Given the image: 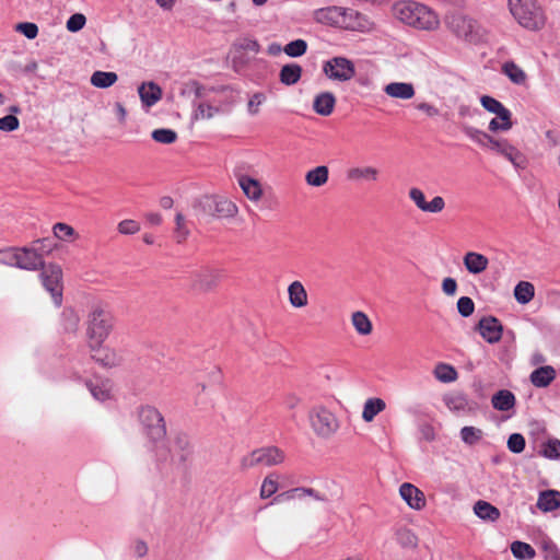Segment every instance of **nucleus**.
Listing matches in <instances>:
<instances>
[{
    "instance_id": "c756f323",
    "label": "nucleus",
    "mask_w": 560,
    "mask_h": 560,
    "mask_svg": "<svg viewBox=\"0 0 560 560\" xmlns=\"http://www.w3.org/2000/svg\"><path fill=\"white\" fill-rule=\"evenodd\" d=\"M303 69L298 63L284 65L279 72V80L284 85H294L302 77Z\"/></svg>"
},
{
    "instance_id": "423d86ee",
    "label": "nucleus",
    "mask_w": 560,
    "mask_h": 560,
    "mask_svg": "<svg viewBox=\"0 0 560 560\" xmlns=\"http://www.w3.org/2000/svg\"><path fill=\"white\" fill-rule=\"evenodd\" d=\"M195 209L203 215L217 218H233L237 213V207L234 202L215 196L201 197L195 205Z\"/></svg>"
},
{
    "instance_id": "79ce46f5",
    "label": "nucleus",
    "mask_w": 560,
    "mask_h": 560,
    "mask_svg": "<svg viewBox=\"0 0 560 560\" xmlns=\"http://www.w3.org/2000/svg\"><path fill=\"white\" fill-rule=\"evenodd\" d=\"M351 320L358 334L363 336L371 334L372 323L365 313L361 311L354 312Z\"/></svg>"
},
{
    "instance_id": "473e14b6",
    "label": "nucleus",
    "mask_w": 560,
    "mask_h": 560,
    "mask_svg": "<svg viewBox=\"0 0 560 560\" xmlns=\"http://www.w3.org/2000/svg\"><path fill=\"white\" fill-rule=\"evenodd\" d=\"M80 318L71 307H66L60 314V326L65 332L74 334L79 328Z\"/></svg>"
},
{
    "instance_id": "aec40b11",
    "label": "nucleus",
    "mask_w": 560,
    "mask_h": 560,
    "mask_svg": "<svg viewBox=\"0 0 560 560\" xmlns=\"http://www.w3.org/2000/svg\"><path fill=\"white\" fill-rule=\"evenodd\" d=\"M463 262L469 273L479 275L488 268L489 259L480 253L468 252L465 254Z\"/></svg>"
},
{
    "instance_id": "8fccbe9b",
    "label": "nucleus",
    "mask_w": 560,
    "mask_h": 560,
    "mask_svg": "<svg viewBox=\"0 0 560 560\" xmlns=\"http://www.w3.org/2000/svg\"><path fill=\"white\" fill-rule=\"evenodd\" d=\"M196 106L194 118L195 119H210L215 114L220 113V108L217 106H212L210 104L200 102L198 104H194Z\"/></svg>"
},
{
    "instance_id": "f704fd0d",
    "label": "nucleus",
    "mask_w": 560,
    "mask_h": 560,
    "mask_svg": "<svg viewBox=\"0 0 560 560\" xmlns=\"http://www.w3.org/2000/svg\"><path fill=\"white\" fill-rule=\"evenodd\" d=\"M385 408L386 404L382 398H369L363 406L362 418L365 422H371Z\"/></svg>"
},
{
    "instance_id": "3c124183",
    "label": "nucleus",
    "mask_w": 560,
    "mask_h": 560,
    "mask_svg": "<svg viewBox=\"0 0 560 560\" xmlns=\"http://www.w3.org/2000/svg\"><path fill=\"white\" fill-rule=\"evenodd\" d=\"M397 542L404 548H413L418 544L417 536L408 528H400L396 532Z\"/></svg>"
},
{
    "instance_id": "864d4df0",
    "label": "nucleus",
    "mask_w": 560,
    "mask_h": 560,
    "mask_svg": "<svg viewBox=\"0 0 560 560\" xmlns=\"http://www.w3.org/2000/svg\"><path fill=\"white\" fill-rule=\"evenodd\" d=\"M194 94L196 98H202L207 95V88L196 80H191L185 84L182 95Z\"/></svg>"
},
{
    "instance_id": "58836bf2",
    "label": "nucleus",
    "mask_w": 560,
    "mask_h": 560,
    "mask_svg": "<svg viewBox=\"0 0 560 560\" xmlns=\"http://www.w3.org/2000/svg\"><path fill=\"white\" fill-rule=\"evenodd\" d=\"M443 401L446 407L453 411H465L469 406L468 398L463 393L446 395L444 396Z\"/></svg>"
},
{
    "instance_id": "a18cd8bd",
    "label": "nucleus",
    "mask_w": 560,
    "mask_h": 560,
    "mask_svg": "<svg viewBox=\"0 0 560 560\" xmlns=\"http://www.w3.org/2000/svg\"><path fill=\"white\" fill-rule=\"evenodd\" d=\"M306 40L299 38L288 43L283 47V52L291 58H299L307 51Z\"/></svg>"
},
{
    "instance_id": "9d476101",
    "label": "nucleus",
    "mask_w": 560,
    "mask_h": 560,
    "mask_svg": "<svg viewBox=\"0 0 560 560\" xmlns=\"http://www.w3.org/2000/svg\"><path fill=\"white\" fill-rule=\"evenodd\" d=\"M39 275L44 288L51 294L57 306L62 302V270L56 264H49L40 267Z\"/></svg>"
},
{
    "instance_id": "b1692460",
    "label": "nucleus",
    "mask_w": 560,
    "mask_h": 560,
    "mask_svg": "<svg viewBox=\"0 0 560 560\" xmlns=\"http://www.w3.org/2000/svg\"><path fill=\"white\" fill-rule=\"evenodd\" d=\"M536 505L542 512H552L559 509L560 491L552 489L541 491Z\"/></svg>"
},
{
    "instance_id": "052dcab7",
    "label": "nucleus",
    "mask_w": 560,
    "mask_h": 560,
    "mask_svg": "<svg viewBox=\"0 0 560 560\" xmlns=\"http://www.w3.org/2000/svg\"><path fill=\"white\" fill-rule=\"evenodd\" d=\"M55 236L61 241H66L74 235V229L67 223L58 222L52 226Z\"/></svg>"
},
{
    "instance_id": "0e129e2a",
    "label": "nucleus",
    "mask_w": 560,
    "mask_h": 560,
    "mask_svg": "<svg viewBox=\"0 0 560 560\" xmlns=\"http://www.w3.org/2000/svg\"><path fill=\"white\" fill-rule=\"evenodd\" d=\"M20 120L15 115H7L0 118V130L11 132L19 128Z\"/></svg>"
},
{
    "instance_id": "a878e982",
    "label": "nucleus",
    "mask_w": 560,
    "mask_h": 560,
    "mask_svg": "<svg viewBox=\"0 0 560 560\" xmlns=\"http://www.w3.org/2000/svg\"><path fill=\"white\" fill-rule=\"evenodd\" d=\"M385 93L394 98L410 100L415 95V88L407 82H392L384 89Z\"/></svg>"
},
{
    "instance_id": "f03ea898",
    "label": "nucleus",
    "mask_w": 560,
    "mask_h": 560,
    "mask_svg": "<svg viewBox=\"0 0 560 560\" xmlns=\"http://www.w3.org/2000/svg\"><path fill=\"white\" fill-rule=\"evenodd\" d=\"M139 421L144 434L155 444L154 453L158 463H164L170 457V450L159 445L166 436V424L162 413L153 406H141L138 411Z\"/></svg>"
},
{
    "instance_id": "5701e85b",
    "label": "nucleus",
    "mask_w": 560,
    "mask_h": 560,
    "mask_svg": "<svg viewBox=\"0 0 560 560\" xmlns=\"http://www.w3.org/2000/svg\"><path fill=\"white\" fill-rule=\"evenodd\" d=\"M462 130L470 140H472L480 147L489 148L492 151L494 149V143H497L499 140L488 135L487 132L471 126H463Z\"/></svg>"
},
{
    "instance_id": "0eeeda50",
    "label": "nucleus",
    "mask_w": 560,
    "mask_h": 560,
    "mask_svg": "<svg viewBox=\"0 0 560 560\" xmlns=\"http://www.w3.org/2000/svg\"><path fill=\"white\" fill-rule=\"evenodd\" d=\"M480 103L486 110L497 115L489 122L490 131H508L512 128V113L501 102L492 96L483 95L480 98Z\"/></svg>"
},
{
    "instance_id": "bf43d9fd",
    "label": "nucleus",
    "mask_w": 560,
    "mask_h": 560,
    "mask_svg": "<svg viewBox=\"0 0 560 560\" xmlns=\"http://www.w3.org/2000/svg\"><path fill=\"white\" fill-rule=\"evenodd\" d=\"M86 23V18L82 13L72 14L67 21V30L75 33L81 31Z\"/></svg>"
},
{
    "instance_id": "4468645a",
    "label": "nucleus",
    "mask_w": 560,
    "mask_h": 560,
    "mask_svg": "<svg viewBox=\"0 0 560 560\" xmlns=\"http://www.w3.org/2000/svg\"><path fill=\"white\" fill-rule=\"evenodd\" d=\"M477 330L487 342L497 343L502 338L503 326L497 317L486 316L479 320Z\"/></svg>"
},
{
    "instance_id": "de8ad7c7",
    "label": "nucleus",
    "mask_w": 560,
    "mask_h": 560,
    "mask_svg": "<svg viewBox=\"0 0 560 560\" xmlns=\"http://www.w3.org/2000/svg\"><path fill=\"white\" fill-rule=\"evenodd\" d=\"M278 488H279L278 476L275 474L267 476L264 479L261 488H260V498L268 499V498L272 497L278 491Z\"/></svg>"
},
{
    "instance_id": "c9c22d12",
    "label": "nucleus",
    "mask_w": 560,
    "mask_h": 560,
    "mask_svg": "<svg viewBox=\"0 0 560 560\" xmlns=\"http://www.w3.org/2000/svg\"><path fill=\"white\" fill-rule=\"evenodd\" d=\"M118 80L116 72L97 70L91 75V84L98 89H107Z\"/></svg>"
},
{
    "instance_id": "cd10ccee",
    "label": "nucleus",
    "mask_w": 560,
    "mask_h": 560,
    "mask_svg": "<svg viewBox=\"0 0 560 560\" xmlns=\"http://www.w3.org/2000/svg\"><path fill=\"white\" fill-rule=\"evenodd\" d=\"M492 407L499 411H509L516 404L515 395L509 389L498 390L491 398Z\"/></svg>"
},
{
    "instance_id": "774afa93",
    "label": "nucleus",
    "mask_w": 560,
    "mask_h": 560,
    "mask_svg": "<svg viewBox=\"0 0 560 560\" xmlns=\"http://www.w3.org/2000/svg\"><path fill=\"white\" fill-rule=\"evenodd\" d=\"M420 440L433 442L435 440V430L432 424L424 422L419 425Z\"/></svg>"
},
{
    "instance_id": "4d7b16f0",
    "label": "nucleus",
    "mask_w": 560,
    "mask_h": 560,
    "mask_svg": "<svg viewBox=\"0 0 560 560\" xmlns=\"http://www.w3.org/2000/svg\"><path fill=\"white\" fill-rule=\"evenodd\" d=\"M525 445V438L521 433H512L508 439V448L514 454L522 453Z\"/></svg>"
},
{
    "instance_id": "4be33fe9",
    "label": "nucleus",
    "mask_w": 560,
    "mask_h": 560,
    "mask_svg": "<svg viewBox=\"0 0 560 560\" xmlns=\"http://www.w3.org/2000/svg\"><path fill=\"white\" fill-rule=\"evenodd\" d=\"M192 454V446L187 434L178 433L174 439V456L179 464H185Z\"/></svg>"
},
{
    "instance_id": "2eb2a0df",
    "label": "nucleus",
    "mask_w": 560,
    "mask_h": 560,
    "mask_svg": "<svg viewBox=\"0 0 560 560\" xmlns=\"http://www.w3.org/2000/svg\"><path fill=\"white\" fill-rule=\"evenodd\" d=\"M409 198L423 212L439 213L445 208V201L441 196H435L428 202L423 191L416 187L409 190Z\"/></svg>"
},
{
    "instance_id": "37998d69",
    "label": "nucleus",
    "mask_w": 560,
    "mask_h": 560,
    "mask_svg": "<svg viewBox=\"0 0 560 560\" xmlns=\"http://www.w3.org/2000/svg\"><path fill=\"white\" fill-rule=\"evenodd\" d=\"M511 552L520 560L532 559L535 557V549L529 544L518 540L511 544Z\"/></svg>"
},
{
    "instance_id": "ea45409f",
    "label": "nucleus",
    "mask_w": 560,
    "mask_h": 560,
    "mask_svg": "<svg viewBox=\"0 0 560 560\" xmlns=\"http://www.w3.org/2000/svg\"><path fill=\"white\" fill-rule=\"evenodd\" d=\"M535 294V288L530 282L520 281L514 289L515 300L521 304H527Z\"/></svg>"
},
{
    "instance_id": "c85d7f7f",
    "label": "nucleus",
    "mask_w": 560,
    "mask_h": 560,
    "mask_svg": "<svg viewBox=\"0 0 560 560\" xmlns=\"http://www.w3.org/2000/svg\"><path fill=\"white\" fill-rule=\"evenodd\" d=\"M289 302L293 307L301 308L307 305V292L300 281H293L288 288Z\"/></svg>"
},
{
    "instance_id": "5fc2aeb1",
    "label": "nucleus",
    "mask_w": 560,
    "mask_h": 560,
    "mask_svg": "<svg viewBox=\"0 0 560 560\" xmlns=\"http://www.w3.org/2000/svg\"><path fill=\"white\" fill-rule=\"evenodd\" d=\"M301 490H305V487H298V488H293V489H290L288 491H284L280 494H277L273 500L270 502V504H273V503H280V502H283L285 500H293V499H302L306 495L305 492L301 491Z\"/></svg>"
},
{
    "instance_id": "dca6fc26",
    "label": "nucleus",
    "mask_w": 560,
    "mask_h": 560,
    "mask_svg": "<svg viewBox=\"0 0 560 560\" xmlns=\"http://www.w3.org/2000/svg\"><path fill=\"white\" fill-rule=\"evenodd\" d=\"M222 272L218 269H202L194 275L192 288L198 291H210L218 285Z\"/></svg>"
},
{
    "instance_id": "13d9d810",
    "label": "nucleus",
    "mask_w": 560,
    "mask_h": 560,
    "mask_svg": "<svg viewBox=\"0 0 560 560\" xmlns=\"http://www.w3.org/2000/svg\"><path fill=\"white\" fill-rule=\"evenodd\" d=\"M457 311L463 317H469L475 311V303L469 296H462L457 301Z\"/></svg>"
},
{
    "instance_id": "f8f14e48",
    "label": "nucleus",
    "mask_w": 560,
    "mask_h": 560,
    "mask_svg": "<svg viewBox=\"0 0 560 560\" xmlns=\"http://www.w3.org/2000/svg\"><path fill=\"white\" fill-rule=\"evenodd\" d=\"M493 151L510 161L516 170L523 171L528 165V159L526 155L516 147L511 144L506 139H499L498 142L494 143Z\"/></svg>"
},
{
    "instance_id": "e2e57ef3",
    "label": "nucleus",
    "mask_w": 560,
    "mask_h": 560,
    "mask_svg": "<svg viewBox=\"0 0 560 560\" xmlns=\"http://www.w3.org/2000/svg\"><path fill=\"white\" fill-rule=\"evenodd\" d=\"M16 31L22 33L28 39H34L38 35V26L32 22L19 23L16 25Z\"/></svg>"
},
{
    "instance_id": "e433bc0d",
    "label": "nucleus",
    "mask_w": 560,
    "mask_h": 560,
    "mask_svg": "<svg viewBox=\"0 0 560 560\" xmlns=\"http://www.w3.org/2000/svg\"><path fill=\"white\" fill-rule=\"evenodd\" d=\"M502 72L515 84H524L527 75L525 71L517 66L514 61H506L502 66Z\"/></svg>"
},
{
    "instance_id": "69168bd1",
    "label": "nucleus",
    "mask_w": 560,
    "mask_h": 560,
    "mask_svg": "<svg viewBox=\"0 0 560 560\" xmlns=\"http://www.w3.org/2000/svg\"><path fill=\"white\" fill-rule=\"evenodd\" d=\"M266 101V95L261 92H256L249 98L247 104V110L250 115L258 114V107Z\"/></svg>"
},
{
    "instance_id": "7c9ffc66",
    "label": "nucleus",
    "mask_w": 560,
    "mask_h": 560,
    "mask_svg": "<svg viewBox=\"0 0 560 560\" xmlns=\"http://www.w3.org/2000/svg\"><path fill=\"white\" fill-rule=\"evenodd\" d=\"M474 512L479 518L488 522H495L501 516L498 508L483 500H479L475 503Z\"/></svg>"
},
{
    "instance_id": "09e8293b",
    "label": "nucleus",
    "mask_w": 560,
    "mask_h": 560,
    "mask_svg": "<svg viewBox=\"0 0 560 560\" xmlns=\"http://www.w3.org/2000/svg\"><path fill=\"white\" fill-rule=\"evenodd\" d=\"M151 137L154 141L163 144H172L177 140L176 131L167 128L154 129Z\"/></svg>"
},
{
    "instance_id": "680f3d73",
    "label": "nucleus",
    "mask_w": 560,
    "mask_h": 560,
    "mask_svg": "<svg viewBox=\"0 0 560 560\" xmlns=\"http://www.w3.org/2000/svg\"><path fill=\"white\" fill-rule=\"evenodd\" d=\"M117 230L120 234L132 235L139 232L140 224L135 220H122L118 223Z\"/></svg>"
},
{
    "instance_id": "ddd939ff",
    "label": "nucleus",
    "mask_w": 560,
    "mask_h": 560,
    "mask_svg": "<svg viewBox=\"0 0 560 560\" xmlns=\"http://www.w3.org/2000/svg\"><path fill=\"white\" fill-rule=\"evenodd\" d=\"M14 267L24 270H38L44 267V259L36 248L15 247Z\"/></svg>"
},
{
    "instance_id": "338daca9",
    "label": "nucleus",
    "mask_w": 560,
    "mask_h": 560,
    "mask_svg": "<svg viewBox=\"0 0 560 560\" xmlns=\"http://www.w3.org/2000/svg\"><path fill=\"white\" fill-rule=\"evenodd\" d=\"M546 560H560V550L552 541H545L542 544Z\"/></svg>"
},
{
    "instance_id": "6e6d98bb",
    "label": "nucleus",
    "mask_w": 560,
    "mask_h": 560,
    "mask_svg": "<svg viewBox=\"0 0 560 560\" xmlns=\"http://www.w3.org/2000/svg\"><path fill=\"white\" fill-rule=\"evenodd\" d=\"M175 221H176V228L174 231L175 238H176L177 243H183L188 237L189 230L186 226L185 218L182 213L176 214Z\"/></svg>"
},
{
    "instance_id": "7ed1b4c3",
    "label": "nucleus",
    "mask_w": 560,
    "mask_h": 560,
    "mask_svg": "<svg viewBox=\"0 0 560 560\" xmlns=\"http://www.w3.org/2000/svg\"><path fill=\"white\" fill-rule=\"evenodd\" d=\"M115 325V317L103 304L92 305L86 319V336L90 349L95 351L108 338Z\"/></svg>"
},
{
    "instance_id": "6ab92c4d",
    "label": "nucleus",
    "mask_w": 560,
    "mask_h": 560,
    "mask_svg": "<svg viewBox=\"0 0 560 560\" xmlns=\"http://www.w3.org/2000/svg\"><path fill=\"white\" fill-rule=\"evenodd\" d=\"M92 359L104 368H116L122 363V357L114 349L110 348H96L92 351Z\"/></svg>"
},
{
    "instance_id": "2f4dec72",
    "label": "nucleus",
    "mask_w": 560,
    "mask_h": 560,
    "mask_svg": "<svg viewBox=\"0 0 560 560\" xmlns=\"http://www.w3.org/2000/svg\"><path fill=\"white\" fill-rule=\"evenodd\" d=\"M238 184L248 199L258 200L261 197L262 190L258 180L249 176L242 175L238 178Z\"/></svg>"
},
{
    "instance_id": "603ef678",
    "label": "nucleus",
    "mask_w": 560,
    "mask_h": 560,
    "mask_svg": "<svg viewBox=\"0 0 560 560\" xmlns=\"http://www.w3.org/2000/svg\"><path fill=\"white\" fill-rule=\"evenodd\" d=\"M482 431L475 427H464L460 430V438L464 443L475 445L482 439Z\"/></svg>"
},
{
    "instance_id": "9b49d317",
    "label": "nucleus",
    "mask_w": 560,
    "mask_h": 560,
    "mask_svg": "<svg viewBox=\"0 0 560 560\" xmlns=\"http://www.w3.org/2000/svg\"><path fill=\"white\" fill-rule=\"evenodd\" d=\"M323 72L331 80L345 82L355 74V68L346 57H334L324 62Z\"/></svg>"
},
{
    "instance_id": "72a5a7b5",
    "label": "nucleus",
    "mask_w": 560,
    "mask_h": 560,
    "mask_svg": "<svg viewBox=\"0 0 560 560\" xmlns=\"http://www.w3.org/2000/svg\"><path fill=\"white\" fill-rule=\"evenodd\" d=\"M329 170L326 165H319L305 174V182L313 187H320L328 182Z\"/></svg>"
},
{
    "instance_id": "f257e3e1",
    "label": "nucleus",
    "mask_w": 560,
    "mask_h": 560,
    "mask_svg": "<svg viewBox=\"0 0 560 560\" xmlns=\"http://www.w3.org/2000/svg\"><path fill=\"white\" fill-rule=\"evenodd\" d=\"M393 14L401 23L419 31H435L440 26L435 11L415 0L397 1L393 5Z\"/></svg>"
},
{
    "instance_id": "20e7f679",
    "label": "nucleus",
    "mask_w": 560,
    "mask_h": 560,
    "mask_svg": "<svg viewBox=\"0 0 560 560\" xmlns=\"http://www.w3.org/2000/svg\"><path fill=\"white\" fill-rule=\"evenodd\" d=\"M508 7L523 28L538 32L545 27L547 15L537 0H509Z\"/></svg>"
},
{
    "instance_id": "412c9836",
    "label": "nucleus",
    "mask_w": 560,
    "mask_h": 560,
    "mask_svg": "<svg viewBox=\"0 0 560 560\" xmlns=\"http://www.w3.org/2000/svg\"><path fill=\"white\" fill-rule=\"evenodd\" d=\"M336 105V97L331 92L317 94L313 102V109L320 116H329Z\"/></svg>"
},
{
    "instance_id": "1a4fd4ad",
    "label": "nucleus",
    "mask_w": 560,
    "mask_h": 560,
    "mask_svg": "<svg viewBox=\"0 0 560 560\" xmlns=\"http://www.w3.org/2000/svg\"><path fill=\"white\" fill-rule=\"evenodd\" d=\"M447 28L459 39L474 42L478 37V23L470 16L453 13L446 16Z\"/></svg>"
},
{
    "instance_id": "393cba45",
    "label": "nucleus",
    "mask_w": 560,
    "mask_h": 560,
    "mask_svg": "<svg viewBox=\"0 0 560 560\" xmlns=\"http://www.w3.org/2000/svg\"><path fill=\"white\" fill-rule=\"evenodd\" d=\"M556 378V370L550 365L535 369L529 376L532 384L538 388L547 387Z\"/></svg>"
},
{
    "instance_id": "f3484780",
    "label": "nucleus",
    "mask_w": 560,
    "mask_h": 560,
    "mask_svg": "<svg viewBox=\"0 0 560 560\" xmlns=\"http://www.w3.org/2000/svg\"><path fill=\"white\" fill-rule=\"evenodd\" d=\"M399 493L409 508L419 511L425 506L424 494L416 486L405 482L400 486Z\"/></svg>"
},
{
    "instance_id": "4c0bfd02",
    "label": "nucleus",
    "mask_w": 560,
    "mask_h": 560,
    "mask_svg": "<svg viewBox=\"0 0 560 560\" xmlns=\"http://www.w3.org/2000/svg\"><path fill=\"white\" fill-rule=\"evenodd\" d=\"M434 376L442 383H451L457 380L458 373L456 369L447 363H439L434 368Z\"/></svg>"
},
{
    "instance_id": "39448f33",
    "label": "nucleus",
    "mask_w": 560,
    "mask_h": 560,
    "mask_svg": "<svg viewBox=\"0 0 560 560\" xmlns=\"http://www.w3.org/2000/svg\"><path fill=\"white\" fill-rule=\"evenodd\" d=\"M285 459V453L278 446L259 447L241 459V468L246 470L256 466L271 467L280 465Z\"/></svg>"
},
{
    "instance_id": "bb28decb",
    "label": "nucleus",
    "mask_w": 560,
    "mask_h": 560,
    "mask_svg": "<svg viewBox=\"0 0 560 560\" xmlns=\"http://www.w3.org/2000/svg\"><path fill=\"white\" fill-rule=\"evenodd\" d=\"M380 171L373 166L352 167L347 171V179L352 182H377Z\"/></svg>"
},
{
    "instance_id": "c03bdc74",
    "label": "nucleus",
    "mask_w": 560,
    "mask_h": 560,
    "mask_svg": "<svg viewBox=\"0 0 560 560\" xmlns=\"http://www.w3.org/2000/svg\"><path fill=\"white\" fill-rule=\"evenodd\" d=\"M89 388L91 395L100 401H105L110 398V389L108 383L102 382L101 384H95L91 381L85 383Z\"/></svg>"
},
{
    "instance_id": "6e6552de",
    "label": "nucleus",
    "mask_w": 560,
    "mask_h": 560,
    "mask_svg": "<svg viewBox=\"0 0 560 560\" xmlns=\"http://www.w3.org/2000/svg\"><path fill=\"white\" fill-rule=\"evenodd\" d=\"M310 421L314 432L322 438H329L339 429L337 417L323 406L314 407L310 411Z\"/></svg>"
},
{
    "instance_id": "49530a36",
    "label": "nucleus",
    "mask_w": 560,
    "mask_h": 560,
    "mask_svg": "<svg viewBox=\"0 0 560 560\" xmlns=\"http://www.w3.org/2000/svg\"><path fill=\"white\" fill-rule=\"evenodd\" d=\"M540 454L548 459H559L560 458V440L558 439H549L546 441L542 446Z\"/></svg>"
},
{
    "instance_id": "a19ab883",
    "label": "nucleus",
    "mask_w": 560,
    "mask_h": 560,
    "mask_svg": "<svg viewBox=\"0 0 560 560\" xmlns=\"http://www.w3.org/2000/svg\"><path fill=\"white\" fill-rule=\"evenodd\" d=\"M346 11L342 8H324L316 11V19L319 22L329 24L339 23V18L345 15Z\"/></svg>"
},
{
    "instance_id": "a211bd4d",
    "label": "nucleus",
    "mask_w": 560,
    "mask_h": 560,
    "mask_svg": "<svg viewBox=\"0 0 560 560\" xmlns=\"http://www.w3.org/2000/svg\"><path fill=\"white\" fill-rule=\"evenodd\" d=\"M142 106L150 108L162 98V89L154 82H143L138 88Z\"/></svg>"
}]
</instances>
